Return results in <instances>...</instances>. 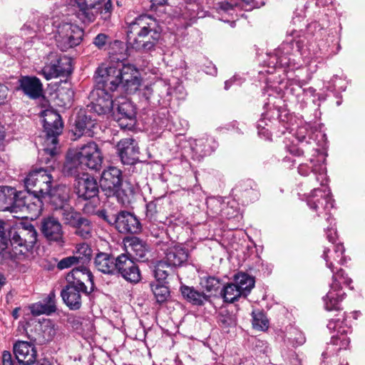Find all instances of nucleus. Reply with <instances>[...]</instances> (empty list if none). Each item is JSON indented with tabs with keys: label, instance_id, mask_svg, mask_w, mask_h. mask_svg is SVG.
I'll use <instances>...</instances> for the list:
<instances>
[{
	"label": "nucleus",
	"instance_id": "nucleus-1",
	"mask_svg": "<svg viewBox=\"0 0 365 365\" xmlns=\"http://www.w3.org/2000/svg\"><path fill=\"white\" fill-rule=\"evenodd\" d=\"M160 31L154 19L148 15L140 16L129 24V45L136 51H151L160 38Z\"/></svg>",
	"mask_w": 365,
	"mask_h": 365
},
{
	"label": "nucleus",
	"instance_id": "nucleus-2",
	"mask_svg": "<svg viewBox=\"0 0 365 365\" xmlns=\"http://www.w3.org/2000/svg\"><path fill=\"white\" fill-rule=\"evenodd\" d=\"M43 135L39 138L42 144V155H46L41 161L48 164L58 153V137L63 130V123L60 115L54 110L43 112Z\"/></svg>",
	"mask_w": 365,
	"mask_h": 365
},
{
	"label": "nucleus",
	"instance_id": "nucleus-3",
	"mask_svg": "<svg viewBox=\"0 0 365 365\" xmlns=\"http://www.w3.org/2000/svg\"><path fill=\"white\" fill-rule=\"evenodd\" d=\"M103 159L98 144L94 141H89L79 147L74 155L67 160L64 170L68 174L73 175L78 173V167L82 170L88 168L98 170L101 168Z\"/></svg>",
	"mask_w": 365,
	"mask_h": 365
},
{
	"label": "nucleus",
	"instance_id": "nucleus-4",
	"mask_svg": "<svg viewBox=\"0 0 365 365\" xmlns=\"http://www.w3.org/2000/svg\"><path fill=\"white\" fill-rule=\"evenodd\" d=\"M69 4L76 12L77 18L85 24L93 21L98 14L106 21L110 18L113 11L111 0L103 2L101 0H70Z\"/></svg>",
	"mask_w": 365,
	"mask_h": 365
},
{
	"label": "nucleus",
	"instance_id": "nucleus-5",
	"mask_svg": "<svg viewBox=\"0 0 365 365\" xmlns=\"http://www.w3.org/2000/svg\"><path fill=\"white\" fill-rule=\"evenodd\" d=\"M101 188L107 192L108 195H116L120 198L123 203L129 202L130 198L134 195V189L132 185L125 182L123 187L122 185L121 171L115 167H109L103 170L100 180Z\"/></svg>",
	"mask_w": 365,
	"mask_h": 365
},
{
	"label": "nucleus",
	"instance_id": "nucleus-6",
	"mask_svg": "<svg viewBox=\"0 0 365 365\" xmlns=\"http://www.w3.org/2000/svg\"><path fill=\"white\" fill-rule=\"evenodd\" d=\"M53 37L56 46L61 51H67L81 43L83 40V31L76 24L67 19L53 23Z\"/></svg>",
	"mask_w": 365,
	"mask_h": 365
},
{
	"label": "nucleus",
	"instance_id": "nucleus-7",
	"mask_svg": "<svg viewBox=\"0 0 365 365\" xmlns=\"http://www.w3.org/2000/svg\"><path fill=\"white\" fill-rule=\"evenodd\" d=\"M37 241V232L34 225L27 222H20L16 225L9 232V242L17 250L19 253L25 255L33 249Z\"/></svg>",
	"mask_w": 365,
	"mask_h": 365
},
{
	"label": "nucleus",
	"instance_id": "nucleus-8",
	"mask_svg": "<svg viewBox=\"0 0 365 365\" xmlns=\"http://www.w3.org/2000/svg\"><path fill=\"white\" fill-rule=\"evenodd\" d=\"M325 168L321 166L319 174L317 180L320 182L322 187L314 188L307 195V203L309 208L315 212L319 211L320 208L329 211L334 207V200L328 187L326 186L327 176Z\"/></svg>",
	"mask_w": 365,
	"mask_h": 365
},
{
	"label": "nucleus",
	"instance_id": "nucleus-9",
	"mask_svg": "<svg viewBox=\"0 0 365 365\" xmlns=\"http://www.w3.org/2000/svg\"><path fill=\"white\" fill-rule=\"evenodd\" d=\"M304 46L300 40L282 43L276 51L277 63L282 66L299 64V57H307Z\"/></svg>",
	"mask_w": 365,
	"mask_h": 365
},
{
	"label": "nucleus",
	"instance_id": "nucleus-10",
	"mask_svg": "<svg viewBox=\"0 0 365 365\" xmlns=\"http://www.w3.org/2000/svg\"><path fill=\"white\" fill-rule=\"evenodd\" d=\"M72 72L71 60L66 56H61L56 52H51L46 58L41 74L46 80L68 75Z\"/></svg>",
	"mask_w": 365,
	"mask_h": 365
},
{
	"label": "nucleus",
	"instance_id": "nucleus-11",
	"mask_svg": "<svg viewBox=\"0 0 365 365\" xmlns=\"http://www.w3.org/2000/svg\"><path fill=\"white\" fill-rule=\"evenodd\" d=\"M52 175L42 168L29 173L24 179V185L27 192L38 195L41 197L48 195L52 187Z\"/></svg>",
	"mask_w": 365,
	"mask_h": 365
},
{
	"label": "nucleus",
	"instance_id": "nucleus-12",
	"mask_svg": "<svg viewBox=\"0 0 365 365\" xmlns=\"http://www.w3.org/2000/svg\"><path fill=\"white\" fill-rule=\"evenodd\" d=\"M96 81L99 88L106 91H114L121 87L120 68L102 65L98 68Z\"/></svg>",
	"mask_w": 365,
	"mask_h": 365
},
{
	"label": "nucleus",
	"instance_id": "nucleus-13",
	"mask_svg": "<svg viewBox=\"0 0 365 365\" xmlns=\"http://www.w3.org/2000/svg\"><path fill=\"white\" fill-rule=\"evenodd\" d=\"M43 198L32 192H19L16 201V212H28L31 218L38 217L43 210Z\"/></svg>",
	"mask_w": 365,
	"mask_h": 365
},
{
	"label": "nucleus",
	"instance_id": "nucleus-14",
	"mask_svg": "<svg viewBox=\"0 0 365 365\" xmlns=\"http://www.w3.org/2000/svg\"><path fill=\"white\" fill-rule=\"evenodd\" d=\"M115 118L122 128H131L135 123V108L128 99L122 98L118 101Z\"/></svg>",
	"mask_w": 365,
	"mask_h": 365
},
{
	"label": "nucleus",
	"instance_id": "nucleus-15",
	"mask_svg": "<svg viewBox=\"0 0 365 365\" xmlns=\"http://www.w3.org/2000/svg\"><path fill=\"white\" fill-rule=\"evenodd\" d=\"M120 70L121 88L128 93H134L141 85L140 73L133 66L124 65Z\"/></svg>",
	"mask_w": 365,
	"mask_h": 365
},
{
	"label": "nucleus",
	"instance_id": "nucleus-16",
	"mask_svg": "<svg viewBox=\"0 0 365 365\" xmlns=\"http://www.w3.org/2000/svg\"><path fill=\"white\" fill-rule=\"evenodd\" d=\"M117 150L123 164L133 165L139 160V147L133 138H128L120 140Z\"/></svg>",
	"mask_w": 365,
	"mask_h": 365
},
{
	"label": "nucleus",
	"instance_id": "nucleus-17",
	"mask_svg": "<svg viewBox=\"0 0 365 365\" xmlns=\"http://www.w3.org/2000/svg\"><path fill=\"white\" fill-rule=\"evenodd\" d=\"M69 188L66 185H57L48 191V195H43V200L52 206L56 211L62 210L69 205Z\"/></svg>",
	"mask_w": 365,
	"mask_h": 365
},
{
	"label": "nucleus",
	"instance_id": "nucleus-18",
	"mask_svg": "<svg viewBox=\"0 0 365 365\" xmlns=\"http://www.w3.org/2000/svg\"><path fill=\"white\" fill-rule=\"evenodd\" d=\"M74 187L78 196L84 200L92 198L98 192L96 180L88 174H83L81 177L76 178Z\"/></svg>",
	"mask_w": 365,
	"mask_h": 365
},
{
	"label": "nucleus",
	"instance_id": "nucleus-19",
	"mask_svg": "<svg viewBox=\"0 0 365 365\" xmlns=\"http://www.w3.org/2000/svg\"><path fill=\"white\" fill-rule=\"evenodd\" d=\"M327 328L330 331L336 332L331 338V342L336 346H339V349H346L349 344V339L346 334L350 328L344 325V322L338 319H331L327 324Z\"/></svg>",
	"mask_w": 365,
	"mask_h": 365
},
{
	"label": "nucleus",
	"instance_id": "nucleus-20",
	"mask_svg": "<svg viewBox=\"0 0 365 365\" xmlns=\"http://www.w3.org/2000/svg\"><path fill=\"white\" fill-rule=\"evenodd\" d=\"M92 96L93 101L91 105V110L98 115L108 114L112 111L113 108V101L112 96L104 90L96 89L93 92Z\"/></svg>",
	"mask_w": 365,
	"mask_h": 365
},
{
	"label": "nucleus",
	"instance_id": "nucleus-21",
	"mask_svg": "<svg viewBox=\"0 0 365 365\" xmlns=\"http://www.w3.org/2000/svg\"><path fill=\"white\" fill-rule=\"evenodd\" d=\"M41 231L48 240L62 242L63 232L62 225L58 219L51 216L42 219Z\"/></svg>",
	"mask_w": 365,
	"mask_h": 365
},
{
	"label": "nucleus",
	"instance_id": "nucleus-22",
	"mask_svg": "<svg viewBox=\"0 0 365 365\" xmlns=\"http://www.w3.org/2000/svg\"><path fill=\"white\" fill-rule=\"evenodd\" d=\"M207 204L213 210L215 214L221 215L227 219L237 217L239 215L238 204L235 200L225 202L220 199L211 198L207 200Z\"/></svg>",
	"mask_w": 365,
	"mask_h": 365
},
{
	"label": "nucleus",
	"instance_id": "nucleus-23",
	"mask_svg": "<svg viewBox=\"0 0 365 365\" xmlns=\"http://www.w3.org/2000/svg\"><path fill=\"white\" fill-rule=\"evenodd\" d=\"M14 352L19 363L25 365L34 364L37 357L35 346L29 342L19 341L14 345Z\"/></svg>",
	"mask_w": 365,
	"mask_h": 365
},
{
	"label": "nucleus",
	"instance_id": "nucleus-24",
	"mask_svg": "<svg viewBox=\"0 0 365 365\" xmlns=\"http://www.w3.org/2000/svg\"><path fill=\"white\" fill-rule=\"evenodd\" d=\"M115 227L121 233H137L140 230L138 218L128 212H120L115 219Z\"/></svg>",
	"mask_w": 365,
	"mask_h": 365
},
{
	"label": "nucleus",
	"instance_id": "nucleus-25",
	"mask_svg": "<svg viewBox=\"0 0 365 365\" xmlns=\"http://www.w3.org/2000/svg\"><path fill=\"white\" fill-rule=\"evenodd\" d=\"M19 89L30 98L36 99L43 93V85L35 76H21L19 79Z\"/></svg>",
	"mask_w": 365,
	"mask_h": 365
},
{
	"label": "nucleus",
	"instance_id": "nucleus-26",
	"mask_svg": "<svg viewBox=\"0 0 365 365\" xmlns=\"http://www.w3.org/2000/svg\"><path fill=\"white\" fill-rule=\"evenodd\" d=\"M66 280L69 284H72L78 285L80 289L84 291L87 289V287L85 285V282H89L91 285V289H93V274L90 270L85 267H80L73 269L72 271L68 274Z\"/></svg>",
	"mask_w": 365,
	"mask_h": 365
},
{
	"label": "nucleus",
	"instance_id": "nucleus-27",
	"mask_svg": "<svg viewBox=\"0 0 365 365\" xmlns=\"http://www.w3.org/2000/svg\"><path fill=\"white\" fill-rule=\"evenodd\" d=\"M81 292L88 293V291L80 289L78 285L68 284L61 291V294L64 303L70 309L77 310L81 308L82 304Z\"/></svg>",
	"mask_w": 365,
	"mask_h": 365
},
{
	"label": "nucleus",
	"instance_id": "nucleus-28",
	"mask_svg": "<svg viewBox=\"0 0 365 365\" xmlns=\"http://www.w3.org/2000/svg\"><path fill=\"white\" fill-rule=\"evenodd\" d=\"M19 192L9 186H0V211L16 212Z\"/></svg>",
	"mask_w": 365,
	"mask_h": 365
},
{
	"label": "nucleus",
	"instance_id": "nucleus-29",
	"mask_svg": "<svg viewBox=\"0 0 365 365\" xmlns=\"http://www.w3.org/2000/svg\"><path fill=\"white\" fill-rule=\"evenodd\" d=\"M188 252L182 245H176L168 248L163 260L172 268L182 265L187 259Z\"/></svg>",
	"mask_w": 365,
	"mask_h": 365
},
{
	"label": "nucleus",
	"instance_id": "nucleus-30",
	"mask_svg": "<svg viewBox=\"0 0 365 365\" xmlns=\"http://www.w3.org/2000/svg\"><path fill=\"white\" fill-rule=\"evenodd\" d=\"M345 249L342 244H336L333 245V250L330 248H325L323 252V258L326 261L327 267L334 272V262L341 264L344 262V253Z\"/></svg>",
	"mask_w": 365,
	"mask_h": 365
},
{
	"label": "nucleus",
	"instance_id": "nucleus-31",
	"mask_svg": "<svg viewBox=\"0 0 365 365\" xmlns=\"http://www.w3.org/2000/svg\"><path fill=\"white\" fill-rule=\"evenodd\" d=\"M34 316L49 315L56 311L55 294L51 292L43 301L34 303L29 307Z\"/></svg>",
	"mask_w": 365,
	"mask_h": 365
},
{
	"label": "nucleus",
	"instance_id": "nucleus-32",
	"mask_svg": "<svg viewBox=\"0 0 365 365\" xmlns=\"http://www.w3.org/2000/svg\"><path fill=\"white\" fill-rule=\"evenodd\" d=\"M124 245L128 255L132 258L140 260L146 255L147 249L144 242L136 237H127L124 240Z\"/></svg>",
	"mask_w": 365,
	"mask_h": 365
},
{
	"label": "nucleus",
	"instance_id": "nucleus-33",
	"mask_svg": "<svg viewBox=\"0 0 365 365\" xmlns=\"http://www.w3.org/2000/svg\"><path fill=\"white\" fill-rule=\"evenodd\" d=\"M345 293L336 283L331 284L330 289L324 298L325 309L328 311L340 309V302L344 299Z\"/></svg>",
	"mask_w": 365,
	"mask_h": 365
},
{
	"label": "nucleus",
	"instance_id": "nucleus-34",
	"mask_svg": "<svg viewBox=\"0 0 365 365\" xmlns=\"http://www.w3.org/2000/svg\"><path fill=\"white\" fill-rule=\"evenodd\" d=\"M115 258L108 253L100 252L94 259L96 269L104 274H113L116 271Z\"/></svg>",
	"mask_w": 365,
	"mask_h": 365
},
{
	"label": "nucleus",
	"instance_id": "nucleus-35",
	"mask_svg": "<svg viewBox=\"0 0 365 365\" xmlns=\"http://www.w3.org/2000/svg\"><path fill=\"white\" fill-rule=\"evenodd\" d=\"M96 123L91 117L83 113H79L76 120L74 135L79 138L83 135H91L92 128Z\"/></svg>",
	"mask_w": 365,
	"mask_h": 365
},
{
	"label": "nucleus",
	"instance_id": "nucleus-36",
	"mask_svg": "<svg viewBox=\"0 0 365 365\" xmlns=\"http://www.w3.org/2000/svg\"><path fill=\"white\" fill-rule=\"evenodd\" d=\"M235 283L243 296L246 297L254 287L255 279L245 273H240L235 276Z\"/></svg>",
	"mask_w": 365,
	"mask_h": 365
},
{
	"label": "nucleus",
	"instance_id": "nucleus-37",
	"mask_svg": "<svg viewBox=\"0 0 365 365\" xmlns=\"http://www.w3.org/2000/svg\"><path fill=\"white\" fill-rule=\"evenodd\" d=\"M58 212L63 222L73 227L78 225V222L82 218L81 214L76 212L70 204Z\"/></svg>",
	"mask_w": 365,
	"mask_h": 365
},
{
	"label": "nucleus",
	"instance_id": "nucleus-38",
	"mask_svg": "<svg viewBox=\"0 0 365 365\" xmlns=\"http://www.w3.org/2000/svg\"><path fill=\"white\" fill-rule=\"evenodd\" d=\"M180 291L185 299L195 305H201L207 299L206 296L203 293L187 286H182Z\"/></svg>",
	"mask_w": 365,
	"mask_h": 365
},
{
	"label": "nucleus",
	"instance_id": "nucleus-39",
	"mask_svg": "<svg viewBox=\"0 0 365 365\" xmlns=\"http://www.w3.org/2000/svg\"><path fill=\"white\" fill-rule=\"evenodd\" d=\"M41 331L43 341H51L58 331V326L50 319L43 320L41 324Z\"/></svg>",
	"mask_w": 365,
	"mask_h": 365
},
{
	"label": "nucleus",
	"instance_id": "nucleus-40",
	"mask_svg": "<svg viewBox=\"0 0 365 365\" xmlns=\"http://www.w3.org/2000/svg\"><path fill=\"white\" fill-rule=\"evenodd\" d=\"M92 255V250L90 246L85 243L78 244L76 247L74 256L81 263L84 264L90 261Z\"/></svg>",
	"mask_w": 365,
	"mask_h": 365
},
{
	"label": "nucleus",
	"instance_id": "nucleus-41",
	"mask_svg": "<svg viewBox=\"0 0 365 365\" xmlns=\"http://www.w3.org/2000/svg\"><path fill=\"white\" fill-rule=\"evenodd\" d=\"M222 295L225 301L227 302H233L241 296H243L236 284H227L222 291Z\"/></svg>",
	"mask_w": 365,
	"mask_h": 365
},
{
	"label": "nucleus",
	"instance_id": "nucleus-42",
	"mask_svg": "<svg viewBox=\"0 0 365 365\" xmlns=\"http://www.w3.org/2000/svg\"><path fill=\"white\" fill-rule=\"evenodd\" d=\"M73 227L76 228L75 233L77 235L85 239L91 237L93 228L91 222L88 219L82 217L79 222H78V225Z\"/></svg>",
	"mask_w": 365,
	"mask_h": 365
},
{
	"label": "nucleus",
	"instance_id": "nucleus-43",
	"mask_svg": "<svg viewBox=\"0 0 365 365\" xmlns=\"http://www.w3.org/2000/svg\"><path fill=\"white\" fill-rule=\"evenodd\" d=\"M171 269L172 267L163 259L157 263L154 270V276L159 283H163Z\"/></svg>",
	"mask_w": 365,
	"mask_h": 365
},
{
	"label": "nucleus",
	"instance_id": "nucleus-44",
	"mask_svg": "<svg viewBox=\"0 0 365 365\" xmlns=\"http://www.w3.org/2000/svg\"><path fill=\"white\" fill-rule=\"evenodd\" d=\"M133 262V260L127 254H122L115 259L116 271L123 277L126 269H130Z\"/></svg>",
	"mask_w": 365,
	"mask_h": 365
},
{
	"label": "nucleus",
	"instance_id": "nucleus-45",
	"mask_svg": "<svg viewBox=\"0 0 365 365\" xmlns=\"http://www.w3.org/2000/svg\"><path fill=\"white\" fill-rule=\"evenodd\" d=\"M252 326L255 329L258 330H265L268 328L269 322L262 312H252Z\"/></svg>",
	"mask_w": 365,
	"mask_h": 365
},
{
	"label": "nucleus",
	"instance_id": "nucleus-46",
	"mask_svg": "<svg viewBox=\"0 0 365 365\" xmlns=\"http://www.w3.org/2000/svg\"><path fill=\"white\" fill-rule=\"evenodd\" d=\"M152 290L158 303L164 302L169 297L168 288L160 283L152 285Z\"/></svg>",
	"mask_w": 365,
	"mask_h": 365
},
{
	"label": "nucleus",
	"instance_id": "nucleus-47",
	"mask_svg": "<svg viewBox=\"0 0 365 365\" xmlns=\"http://www.w3.org/2000/svg\"><path fill=\"white\" fill-rule=\"evenodd\" d=\"M123 277L128 282L137 283L140 280V272L138 267L135 262L133 263L130 269H126Z\"/></svg>",
	"mask_w": 365,
	"mask_h": 365
},
{
	"label": "nucleus",
	"instance_id": "nucleus-48",
	"mask_svg": "<svg viewBox=\"0 0 365 365\" xmlns=\"http://www.w3.org/2000/svg\"><path fill=\"white\" fill-rule=\"evenodd\" d=\"M333 276H332V283H336L339 286V287L341 289L340 284L344 283L345 284H350L352 282L351 279L348 277L343 269H340L339 271H337L336 273L334 272Z\"/></svg>",
	"mask_w": 365,
	"mask_h": 365
},
{
	"label": "nucleus",
	"instance_id": "nucleus-49",
	"mask_svg": "<svg viewBox=\"0 0 365 365\" xmlns=\"http://www.w3.org/2000/svg\"><path fill=\"white\" fill-rule=\"evenodd\" d=\"M9 241V235L7 234L6 229V223L2 220H0V249L5 250Z\"/></svg>",
	"mask_w": 365,
	"mask_h": 365
},
{
	"label": "nucleus",
	"instance_id": "nucleus-50",
	"mask_svg": "<svg viewBox=\"0 0 365 365\" xmlns=\"http://www.w3.org/2000/svg\"><path fill=\"white\" fill-rule=\"evenodd\" d=\"M201 284L207 292H212L219 288L220 281L215 277H209L205 279Z\"/></svg>",
	"mask_w": 365,
	"mask_h": 365
},
{
	"label": "nucleus",
	"instance_id": "nucleus-51",
	"mask_svg": "<svg viewBox=\"0 0 365 365\" xmlns=\"http://www.w3.org/2000/svg\"><path fill=\"white\" fill-rule=\"evenodd\" d=\"M81 263L77 260L76 257L73 255L70 257H67L66 258L62 259L58 264V267L59 269H66L71 267L73 264Z\"/></svg>",
	"mask_w": 365,
	"mask_h": 365
},
{
	"label": "nucleus",
	"instance_id": "nucleus-52",
	"mask_svg": "<svg viewBox=\"0 0 365 365\" xmlns=\"http://www.w3.org/2000/svg\"><path fill=\"white\" fill-rule=\"evenodd\" d=\"M58 96L64 101V106L70 105L73 101V91L71 89H62L59 91Z\"/></svg>",
	"mask_w": 365,
	"mask_h": 365
},
{
	"label": "nucleus",
	"instance_id": "nucleus-53",
	"mask_svg": "<svg viewBox=\"0 0 365 365\" xmlns=\"http://www.w3.org/2000/svg\"><path fill=\"white\" fill-rule=\"evenodd\" d=\"M108 36L105 34H98L93 39V43L98 48H103L108 41Z\"/></svg>",
	"mask_w": 365,
	"mask_h": 365
},
{
	"label": "nucleus",
	"instance_id": "nucleus-54",
	"mask_svg": "<svg viewBox=\"0 0 365 365\" xmlns=\"http://www.w3.org/2000/svg\"><path fill=\"white\" fill-rule=\"evenodd\" d=\"M2 365H14L11 354L8 351H4L2 353Z\"/></svg>",
	"mask_w": 365,
	"mask_h": 365
},
{
	"label": "nucleus",
	"instance_id": "nucleus-55",
	"mask_svg": "<svg viewBox=\"0 0 365 365\" xmlns=\"http://www.w3.org/2000/svg\"><path fill=\"white\" fill-rule=\"evenodd\" d=\"M326 233L327 238L328 239V240L332 244H334L336 240V231L335 228L333 227L328 228L326 231Z\"/></svg>",
	"mask_w": 365,
	"mask_h": 365
},
{
	"label": "nucleus",
	"instance_id": "nucleus-56",
	"mask_svg": "<svg viewBox=\"0 0 365 365\" xmlns=\"http://www.w3.org/2000/svg\"><path fill=\"white\" fill-rule=\"evenodd\" d=\"M9 89L6 86L0 83V105L4 103L7 98Z\"/></svg>",
	"mask_w": 365,
	"mask_h": 365
},
{
	"label": "nucleus",
	"instance_id": "nucleus-57",
	"mask_svg": "<svg viewBox=\"0 0 365 365\" xmlns=\"http://www.w3.org/2000/svg\"><path fill=\"white\" fill-rule=\"evenodd\" d=\"M147 216L152 218L156 212V204L154 202H150L147 204Z\"/></svg>",
	"mask_w": 365,
	"mask_h": 365
},
{
	"label": "nucleus",
	"instance_id": "nucleus-58",
	"mask_svg": "<svg viewBox=\"0 0 365 365\" xmlns=\"http://www.w3.org/2000/svg\"><path fill=\"white\" fill-rule=\"evenodd\" d=\"M297 336L293 339H291L292 340V343L296 345H302L304 343L305 339L303 336V334L300 332L296 331Z\"/></svg>",
	"mask_w": 365,
	"mask_h": 365
},
{
	"label": "nucleus",
	"instance_id": "nucleus-59",
	"mask_svg": "<svg viewBox=\"0 0 365 365\" xmlns=\"http://www.w3.org/2000/svg\"><path fill=\"white\" fill-rule=\"evenodd\" d=\"M141 93H142V95L143 97H145V98L146 100H149L151 95H152V93H153V90L151 88V87L148 86H145L143 87V89L140 90Z\"/></svg>",
	"mask_w": 365,
	"mask_h": 365
},
{
	"label": "nucleus",
	"instance_id": "nucleus-60",
	"mask_svg": "<svg viewBox=\"0 0 365 365\" xmlns=\"http://www.w3.org/2000/svg\"><path fill=\"white\" fill-rule=\"evenodd\" d=\"M220 9L223 11H230L233 9L232 6L228 3H222Z\"/></svg>",
	"mask_w": 365,
	"mask_h": 365
},
{
	"label": "nucleus",
	"instance_id": "nucleus-61",
	"mask_svg": "<svg viewBox=\"0 0 365 365\" xmlns=\"http://www.w3.org/2000/svg\"><path fill=\"white\" fill-rule=\"evenodd\" d=\"M331 3V0H317V4L318 6H326Z\"/></svg>",
	"mask_w": 365,
	"mask_h": 365
},
{
	"label": "nucleus",
	"instance_id": "nucleus-62",
	"mask_svg": "<svg viewBox=\"0 0 365 365\" xmlns=\"http://www.w3.org/2000/svg\"><path fill=\"white\" fill-rule=\"evenodd\" d=\"M168 0H150V2L155 6L163 5Z\"/></svg>",
	"mask_w": 365,
	"mask_h": 365
},
{
	"label": "nucleus",
	"instance_id": "nucleus-63",
	"mask_svg": "<svg viewBox=\"0 0 365 365\" xmlns=\"http://www.w3.org/2000/svg\"><path fill=\"white\" fill-rule=\"evenodd\" d=\"M206 73L211 75H215L217 73V70L215 67L213 66L209 71H206Z\"/></svg>",
	"mask_w": 365,
	"mask_h": 365
},
{
	"label": "nucleus",
	"instance_id": "nucleus-64",
	"mask_svg": "<svg viewBox=\"0 0 365 365\" xmlns=\"http://www.w3.org/2000/svg\"><path fill=\"white\" fill-rule=\"evenodd\" d=\"M38 365H51V363L49 361L43 359L38 364Z\"/></svg>",
	"mask_w": 365,
	"mask_h": 365
}]
</instances>
